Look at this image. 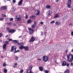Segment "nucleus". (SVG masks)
Here are the masks:
<instances>
[{"label": "nucleus", "instance_id": "obj_1", "mask_svg": "<svg viewBox=\"0 0 73 73\" xmlns=\"http://www.w3.org/2000/svg\"><path fill=\"white\" fill-rule=\"evenodd\" d=\"M16 47L15 46V47H14V46H12L11 50H10L11 52H13V51L14 50L15 51L14 52V53H17V52H19V50H18L17 51H16Z\"/></svg>", "mask_w": 73, "mask_h": 73}, {"label": "nucleus", "instance_id": "obj_2", "mask_svg": "<svg viewBox=\"0 0 73 73\" xmlns=\"http://www.w3.org/2000/svg\"><path fill=\"white\" fill-rule=\"evenodd\" d=\"M5 43L3 46V49L4 50H6L7 48H6V46H7V44H9V42L8 41H6L5 42Z\"/></svg>", "mask_w": 73, "mask_h": 73}, {"label": "nucleus", "instance_id": "obj_3", "mask_svg": "<svg viewBox=\"0 0 73 73\" xmlns=\"http://www.w3.org/2000/svg\"><path fill=\"white\" fill-rule=\"evenodd\" d=\"M7 30L8 31V32L9 33H14V32H16V30H13V29H11L9 30V29H10V28H7Z\"/></svg>", "mask_w": 73, "mask_h": 73}, {"label": "nucleus", "instance_id": "obj_4", "mask_svg": "<svg viewBox=\"0 0 73 73\" xmlns=\"http://www.w3.org/2000/svg\"><path fill=\"white\" fill-rule=\"evenodd\" d=\"M48 60V57L46 56H43V60L44 62H46Z\"/></svg>", "mask_w": 73, "mask_h": 73}, {"label": "nucleus", "instance_id": "obj_5", "mask_svg": "<svg viewBox=\"0 0 73 73\" xmlns=\"http://www.w3.org/2000/svg\"><path fill=\"white\" fill-rule=\"evenodd\" d=\"M13 42H14V43H15V44H17L18 45H23V43H19V42H18V41H17L16 40H13Z\"/></svg>", "mask_w": 73, "mask_h": 73}, {"label": "nucleus", "instance_id": "obj_6", "mask_svg": "<svg viewBox=\"0 0 73 73\" xmlns=\"http://www.w3.org/2000/svg\"><path fill=\"white\" fill-rule=\"evenodd\" d=\"M72 3V0H68L67 2V5L68 8H70L71 6L70 4Z\"/></svg>", "mask_w": 73, "mask_h": 73}, {"label": "nucleus", "instance_id": "obj_7", "mask_svg": "<svg viewBox=\"0 0 73 73\" xmlns=\"http://www.w3.org/2000/svg\"><path fill=\"white\" fill-rule=\"evenodd\" d=\"M35 40V38L33 36H32L31 38V39L29 40V42H33Z\"/></svg>", "mask_w": 73, "mask_h": 73}, {"label": "nucleus", "instance_id": "obj_8", "mask_svg": "<svg viewBox=\"0 0 73 73\" xmlns=\"http://www.w3.org/2000/svg\"><path fill=\"white\" fill-rule=\"evenodd\" d=\"M29 30L30 34H33V33L34 32V30H33L32 29L30 28L29 29Z\"/></svg>", "mask_w": 73, "mask_h": 73}, {"label": "nucleus", "instance_id": "obj_9", "mask_svg": "<svg viewBox=\"0 0 73 73\" xmlns=\"http://www.w3.org/2000/svg\"><path fill=\"white\" fill-rule=\"evenodd\" d=\"M7 8V6H2L1 8V9H3V10H5Z\"/></svg>", "mask_w": 73, "mask_h": 73}, {"label": "nucleus", "instance_id": "obj_10", "mask_svg": "<svg viewBox=\"0 0 73 73\" xmlns=\"http://www.w3.org/2000/svg\"><path fill=\"white\" fill-rule=\"evenodd\" d=\"M16 18L15 19L16 20H17V21H21V18H20V16L18 18H17V16H16Z\"/></svg>", "mask_w": 73, "mask_h": 73}, {"label": "nucleus", "instance_id": "obj_11", "mask_svg": "<svg viewBox=\"0 0 73 73\" xmlns=\"http://www.w3.org/2000/svg\"><path fill=\"white\" fill-rule=\"evenodd\" d=\"M24 49H25V51H27V50H29V48H28V46H25L24 47Z\"/></svg>", "mask_w": 73, "mask_h": 73}, {"label": "nucleus", "instance_id": "obj_12", "mask_svg": "<svg viewBox=\"0 0 73 73\" xmlns=\"http://www.w3.org/2000/svg\"><path fill=\"white\" fill-rule=\"evenodd\" d=\"M66 62L65 61H63L62 62V66H66Z\"/></svg>", "mask_w": 73, "mask_h": 73}, {"label": "nucleus", "instance_id": "obj_13", "mask_svg": "<svg viewBox=\"0 0 73 73\" xmlns=\"http://www.w3.org/2000/svg\"><path fill=\"white\" fill-rule=\"evenodd\" d=\"M23 0H20L19 2L18 5H21V4H22V3H23Z\"/></svg>", "mask_w": 73, "mask_h": 73}, {"label": "nucleus", "instance_id": "obj_14", "mask_svg": "<svg viewBox=\"0 0 73 73\" xmlns=\"http://www.w3.org/2000/svg\"><path fill=\"white\" fill-rule=\"evenodd\" d=\"M23 45H24V44L23 43V45H21V46L20 47H19V48L20 49H24V46H23Z\"/></svg>", "mask_w": 73, "mask_h": 73}, {"label": "nucleus", "instance_id": "obj_15", "mask_svg": "<svg viewBox=\"0 0 73 73\" xmlns=\"http://www.w3.org/2000/svg\"><path fill=\"white\" fill-rule=\"evenodd\" d=\"M30 18H32L33 19H35L36 18V17L35 15H32L30 17Z\"/></svg>", "mask_w": 73, "mask_h": 73}, {"label": "nucleus", "instance_id": "obj_16", "mask_svg": "<svg viewBox=\"0 0 73 73\" xmlns=\"http://www.w3.org/2000/svg\"><path fill=\"white\" fill-rule=\"evenodd\" d=\"M71 55V54H70L69 55H67V60H69V58Z\"/></svg>", "mask_w": 73, "mask_h": 73}, {"label": "nucleus", "instance_id": "obj_17", "mask_svg": "<svg viewBox=\"0 0 73 73\" xmlns=\"http://www.w3.org/2000/svg\"><path fill=\"white\" fill-rule=\"evenodd\" d=\"M32 23V21L30 19L28 20L27 21V23L28 24H30V23Z\"/></svg>", "mask_w": 73, "mask_h": 73}, {"label": "nucleus", "instance_id": "obj_18", "mask_svg": "<svg viewBox=\"0 0 73 73\" xmlns=\"http://www.w3.org/2000/svg\"><path fill=\"white\" fill-rule=\"evenodd\" d=\"M39 69L40 71H41V72H42V70H43V68L42 67H39Z\"/></svg>", "mask_w": 73, "mask_h": 73}, {"label": "nucleus", "instance_id": "obj_19", "mask_svg": "<svg viewBox=\"0 0 73 73\" xmlns=\"http://www.w3.org/2000/svg\"><path fill=\"white\" fill-rule=\"evenodd\" d=\"M48 15H51V14H52V12L50 11V10H49L48 11Z\"/></svg>", "mask_w": 73, "mask_h": 73}, {"label": "nucleus", "instance_id": "obj_20", "mask_svg": "<svg viewBox=\"0 0 73 73\" xmlns=\"http://www.w3.org/2000/svg\"><path fill=\"white\" fill-rule=\"evenodd\" d=\"M58 17V14H56L55 16L54 17V18H57Z\"/></svg>", "mask_w": 73, "mask_h": 73}, {"label": "nucleus", "instance_id": "obj_21", "mask_svg": "<svg viewBox=\"0 0 73 73\" xmlns=\"http://www.w3.org/2000/svg\"><path fill=\"white\" fill-rule=\"evenodd\" d=\"M18 58H19V57L17 56H15V60H18Z\"/></svg>", "mask_w": 73, "mask_h": 73}, {"label": "nucleus", "instance_id": "obj_22", "mask_svg": "<svg viewBox=\"0 0 73 73\" xmlns=\"http://www.w3.org/2000/svg\"><path fill=\"white\" fill-rule=\"evenodd\" d=\"M40 15V11H38L36 16H38V15Z\"/></svg>", "mask_w": 73, "mask_h": 73}, {"label": "nucleus", "instance_id": "obj_23", "mask_svg": "<svg viewBox=\"0 0 73 73\" xmlns=\"http://www.w3.org/2000/svg\"><path fill=\"white\" fill-rule=\"evenodd\" d=\"M11 24H12V23L11 22H10L7 23V25H9V26H11Z\"/></svg>", "mask_w": 73, "mask_h": 73}, {"label": "nucleus", "instance_id": "obj_24", "mask_svg": "<svg viewBox=\"0 0 73 73\" xmlns=\"http://www.w3.org/2000/svg\"><path fill=\"white\" fill-rule=\"evenodd\" d=\"M4 73H7V70L6 69H4Z\"/></svg>", "mask_w": 73, "mask_h": 73}, {"label": "nucleus", "instance_id": "obj_25", "mask_svg": "<svg viewBox=\"0 0 73 73\" xmlns=\"http://www.w3.org/2000/svg\"><path fill=\"white\" fill-rule=\"evenodd\" d=\"M60 24V23H58V22H56V25H59Z\"/></svg>", "mask_w": 73, "mask_h": 73}, {"label": "nucleus", "instance_id": "obj_26", "mask_svg": "<svg viewBox=\"0 0 73 73\" xmlns=\"http://www.w3.org/2000/svg\"><path fill=\"white\" fill-rule=\"evenodd\" d=\"M69 62H72V61H73V59H72L71 58L70 59V60H69V59L68 60Z\"/></svg>", "mask_w": 73, "mask_h": 73}, {"label": "nucleus", "instance_id": "obj_27", "mask_svg": "<svg viewBox=\"0 0 73 73\" xmlns=\"http://www.w3.org/2000/svg\"><path fill=\"white\" fill-rule=\"evenodd\" d=\"M46 8H50V6L49 5H47L46 6Z\"/></svg>", "mask_w": 73, "mask_h": 73}, {"label": "nucleus", "instance_id": "obj_28", "mask_svg": "<svg viewBox=\"0 0 73 73\" xmlns=\"http://www.w3.org/2000/svg\"><path fill=\"white\" fill-rule=\"evenodd\" d=\"M2 16L3 17H6V15L4 14H2Z\"/></svg>", "mask_w": 73, "mask_h": 73}, {"label": "nucleus", "instance_id": "obj_29", "mask_svg": "<svg viewBox=\"0 0 73 73\" xmlns=\"http://www.w3.org/2000/svg\"><path fill=\"white\" fill-rule=\"evenodd\" d=\"M4 20V18H0V21H3Z\"/></svg>", "mask_w": 73, "mask_h": 73}, {"label": "nucleus", "instance_id": "obj_30", "mask_svg": "<svg viewBox=\"0 0 73 73\" xmlns=\"http://www.w3.org/2000/svg\"><path fill=\"white\" fill-rule=\"evenodd\" d=\"M48 72H49V71L48 70H45L44 71V72L45 73H48Z\"/></svg>", "mask_w": 73, "mask_h": 73}, {"label": "nucleus", "instance_id": "obj_31", "mask_svg": "<svg viewBox=\"0 0 73 73\" xmlns=\"http://www.w3.org/2000/svg\"><path fill=\"white\" fill-rule=\"evenodd\" d=\"M66 65L67 66V67H69V64L68 63H66Z\"/></svg>", "mask_w": 73, "mask_h": 73}, {"label": "nucleus", "instance_id": "obj_32", "mask_svg": "<svg viewBox=\"0 0 73 73\" xmlns=\"http://www.w3.org/2000/svg\"><path fill=\"white\" fill-rule=\"evenodd\" d=\"M10 21H13V19L12 18H10L9 19Z\"/></svg>", "mask_w": 73, "mask_h": 73}, {"label": "nucleus", "instance_id": "obj_33", "mask_svg": "<svg viewBox=\"0 0 73 73\" xmlns=\"http://www.w3.org/2000/svg\"><path fill=\"white\" fill-rule=\"evenodd\" d=\"M23 70H21V71H20V73H23Z\"/></svg>", "mask_w": 73, "mask_h": 73}, {"label": "nucleus", "instance_id": "obj_34", "mask_svg": "<svg viewBox=\"0 0 73 73\" xmlns=\"http://www.w3.org/2000/svg\"><path fill=\"white\" fill-rule=\"evenodd\" d=\"M13 3H16V0H13Z\"/></svg>", "mask_w": 73, "mask_h": 73}, {"label": "nucleus", "instance_id": "obj_35", "mask_svg": "<svg viewBox=\"0 0 73 73\" xmlns=\"http://www.w3.org/2000/svg\"><path fill=\"white\" fill-rule=\"evenodd\" d=\"M3 66H6V64H5V63H4L3 64Z\"/></svg>", "mask_w": 73, "mask_h": 73}, {"label": "nucleus", "instance_id": "obj_36", "mask_svg": "<svg viewBox=\"0 0 73 73\" xmlns=\"http://www.w3.org/2000/svg\"><path fill=\"white\" fill-rule=\"evenodd\" d=\"M35 27V25H32V28H34Z\"/></svg>", "mask_w": 73, "mask_h": 73}, {"label": "nucleus", "instance_id": "obj_37", "mask_svg": "<svg viewBox=\"0 0 73 73\" xmlns=\"http://www.w3.org/2000/svg\"><path fill=\"white\" fill-rule=\"evenodd\" d=\"M2 36H3V35H2V33H0V37H1Z\"/></svg>", "mask_w": 73, "mask_h": 73}, {"label": "nucleus", "instance_id": "obj_38", "mask_svg": "<svg viewBox=\"0 0 73 73\" xmlns=\"http://www.w3.org/2000/svg\"><path fill=\"white\" fill-rule=\"evenodd\" d=\"M51 24H53V23H54V21H53L51 22Z\"/></svg>", "mask_w": 73, "mask_h": 73}, {"label": "nucleus", "instance_id": "obj_39", "mask_svg": "<svg viewBox=\"0 0 73 73\" xmlns=\"http://www.w3.org/2000/svg\"><path fill=\"white\" fill-rule=\"evenodd\" d=\"M55 62L56 64H58V63L57 62V61L56 60H55Z\"/></svg>", "mask_w": 73, "mask_h": 73}, {"label": "nucleus", "instance_id": "obj_40", "mask_svg": "<svg viewBox=\"0 0 73 73\" xmlns=\"http://www.w3.org/2000/svg\"><path fill=\"white\" fill-rule=\"evenodd\" d=\"M71 59H72V60L73 59V55H72V54H71Z\"/></svg>", "mask_w": 73, "mask_h": 73}, {"label": "nucleus", "instance_id": "obj_41", "mask_svg": "<svg viewBox=\"0 0 73 73\" xmlns=\"http://www.w3.org/2000/svg\"><path fill=\"white\" fill-rule=\"evenodd\" d=\"M68 51L67 50H66L65 52V53H66V54H67V53Z\"/></svg>", "mask_w": 73, "mask_h": 73}, {"label": "nucleus", "instance_id": "obj_42", "mask_svg": "<svg viewBox=\"0 0 73 73\" xmlns=\"http://www.w3.org/2000/svg\"><path fill=\"white\" fill-rule=\"evenodd\" d=\"M13 26H16V24L15 23H14L13 24Z\"/></svg>", "mask_w": 73, "mask_h": 73}, {"label": "nucleus", "instance_id": "obj_43", "mask_svg": "<svg viewBox=\"0 0 73 73\" xmlns=\"http://www.w3.org/2000/svg\"><path fill=\"white\" fill-rule=\"evenodd\" d=\"M69 26H70V25H72V23H71L69 24Z\"/></svg>", "mask_w": 73, "mask_h": 73}, {"label": "nucleus", "instance_id": "obj_44", "mask_svg": "<svg viewBox=\"0 0 73 73\" xmlns=\"http://www.w3.org/2000/svg\"><path fill=\"white\" fill-rule=\"evenodd\" d=\"M44 33L42 32H41V35H43Z\"/></svg>", "mask_w": 73, "mask_h": 73}, {"label": "nucleus", "instance_id": "obj_45", "mask_svg": "<svg viewBox=\"0 0 73 73\" xmlns=\"http://www.w3.org/2000/svg\"><path fill=\"white\" fill-rule=\"evenodd\" d=\"M28 15H26V16H25V18L26 19H27L28 18Z\"/></svg>", "mask_w": 73, "mask_h": 73}, {"label": "nucleus", "instance_id": "obj_46", "mask_svg": "<svg viewBox=\"0 0 73 73\" xmlns=\"http://www.w3.org/2000/svg\"><path fill=\"white\" fill-rule=\"evenodd\" d=\"M34 24V25H36V22L35 21Z\"/></svg>", "mask_w": 73, "mask_h": 73}, {"label": "nucleus", "instance_id": "obj_47", "mask_svg": "<svg viewBox=\"0 0 73 73\" xmlns=\"http://www.w3.org/2000/svg\"><path fill=\"white\" fill-rule=\"evenodd\" d=\"M40 24H41V25L43 24V22H41L40 23Z\"/></svg>", "mask_w": 73, "mask_h": 73}, {"label": "nucleus", "instance_id": "obj_48", "mask_svg": "<svg viewBox=\"0 0 73 73\" xmlns=\"http://www.w3.org/2000/svg\"><path fill=\"white\" fill-rule=\"evenodd\" d=\"M71 35L72 36H73V32H72L71 33Z\"/></svg>", "mask_w": 73, "mask_h": 73}, {"label": "nucleus", "instance_id": "obj_49", "mask_svg": "<svg viewBox=\"0 0 73 73\" xmlns=\"http://www.w3.org/2000/svg\"><path fill=\"white\" fill-rule=\"evenodd\" d=\"M9 41H12V39H9Z\"/></svg>", "mask_w": 73, "mask_h": 73}, {"label": "nucleus", "instance_id": "obj_50", "mask_svg": "<svg viewBox=\"0 0 73 73\" xmlns=\"http://www.w3.org/2000/svg\"><path fill=\"white\" fill-rule=\"evenodd\" d=\"M38 60H39V61H41V59H38Z\"/></svg>", "mask_w": 73, "mask_h": 73}, {"label": "nucleus", "instance_id": "obj_51", "mask_svg": "<svg viewBox=\"0 0 73 73\" xmlns=\"http://www.w3.org/2000/svg\"><path fill=\"white\" fill-rule=\"evenodd\" d=\"M59 1V0H56V2H57V3H58V1Z\"/></svg>", "mask_w": 73, "mask_h": 73}, {"label": "nucleus", "instance_id": "obj_52", "mask_svg": "<svg viewBox=\"0 0 73 73\" xmlns=\"http://www.w3.org/2000/svg\"><path fill=\"white\" fill-rule=\"evenodd\" d=\"M73 63H71V66H73Z\"/></svg>", "mask_w": 73, "mask_h": 73}, {"label": "nucleus", "instance_id": "obj_53", "mask_svg": "<svg viewBox=\"0 0 73 73\" xmlns=\"http://www.w3.org/2000/svg\"><path fill=\"white\" fill-rule=\"evenodd\" d=\"M44 33L45 35L46 34V32H44Z\"/></svg>", "mask_w": 73, "mask_h": 73}, {"label": "nucleus", "instance_id": "obj_54", "mask_svg": "<svg viewBox=\"0 0 73 73\" xmlns=\"http://www.w3.org/2000/svg\"><path fill=\"white\" fill-rule=\"evenodd\" d=\"M21 37H22V36H19L18 38H21Z\"/></svg>", "mask_w": 73, "mask_h": 73}, {"label": "nucleus", "instance_id": "obj_55", "mask_svg": "<svg viewBox=\"0 0 73 73\" xmlns=\"http://www.w3.org/2000/svg\"><path fill=\"white\" fill-rule=\"evenodd\" d=\"M13 68H16V66H15V65H13Z\"/></svg>", "mask_w": 73, "mask_h": 73}, {"label": "nucleus", "instance_id": "obj_56", "mask_svg": "<svg viewBox=\"0 0 73 73\" xmlns=\"http://www.w3.org/2000/svg\"><path fill=\"white\" fill-rule=\"evenodd\" d=\"M17 65V63L15 64V65Z\"/></svg>", "mask_w": 73, "mask_h": 73}, {"label": "nucleus", "instance_id": "obj_57", "mask_svg": "<svg viewBox=\"0 0 73 73\" xmlns=\"http://www.w3.org/2000/svg\"><path fill=\"white\" fill-rule=\"evenodd\" d=\"M71 52H73V48L71 50Z\"/></svg>", "mask_w": 73, "mask_h": 73}, {"label": "nucleus", "instance_id": "obj_58", "mask_svg": "<svg viewBox=\"0 0 73 73\" xmlns=\"http://www.w3.org/2000/svg\"><path fill=\"white\" fill-rule=\"evenodd\" d=\"M1 58H3V56H1Z\"/></svg>", "mask_w": 73, "mask_h": 73}, {"label": "nucleus", "instance_id": "obj_59", "mask_svg": "<svg viewBox=\"0 0 73 73\" xmlns=\"http://www.w3.org/2000/svg\"><path fill=\"white\" fill-rule=\"evenodd\" d=\"M7 36H8V35H7V36H5V37H7Z\"/></svg>", "mask_w": 73, "mask_h": 73}, {"label": "nucleus", "instance_id": "obj_60", "mask_svg": "<svg viewBox=\"0 0 73 73\" xmlns=\"http://www.w3.org/2000/svg\"><path fill=\"white\" fill-rule=\"evenodd\" d=\"M0 41H1V42H2V40H0Z\"/></svg>", "mask_w": 73, "mask_h": 73}, {"label": "nucleus", "instance_id": "obj_61", "mask_svg": "<svg viewBox=\"0 0 73 73\" xmlns=\"http://www.w3.org/2000/svg\"><path fill=\"white\" fill-rule=\"evenodd\" d=\"M8 1H9L10 0H7Z\"/></svg>", "mask_w": 73, "mask_h": 73}, {"label": "nucleus", "instance_id": "obj_62", "mask_svg": "<svg viewBox=\"0 0 73 73\" xmlns=\"http://www.w3.org/2000/svg\"><path fill=\"white\" fill-rule=\"evenodd\" d=\"M0 73H1V72H0Z\"/></svg>", "mask_w": 73, "mask_h": 73}, {"label": "nucleus", "instance_id": "obj_63", "mask_svg": "<svg viewBox=\"0 0 73 73\" xmlns=\"http://www.w3.org/2000/svg\"><path fill=\"white\" fill-rule=\"evenodd\" d=\"M72 11H73V8L72 9Z\"/></svg>", "mask_w": 73, "mask_h": 73}]
</instances>
